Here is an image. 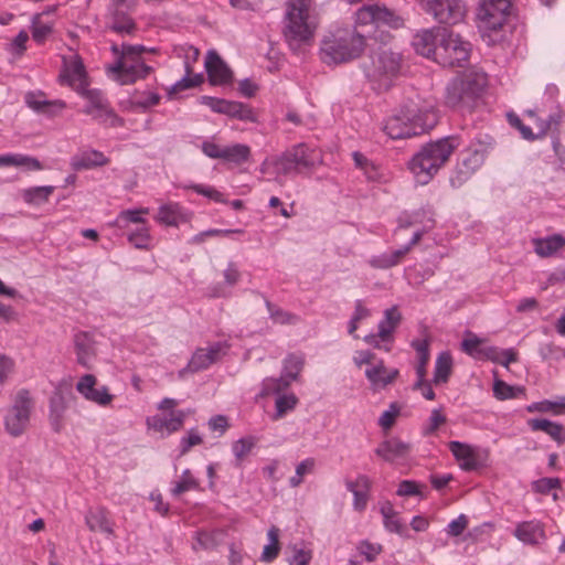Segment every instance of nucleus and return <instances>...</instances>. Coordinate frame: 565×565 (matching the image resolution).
Segmentation results:
<instances>
[{"instance_id": "5701e85b", "label": "nucleus", "mask_w": 565, "mask_h": 565, "mask_svg": "<svg viewBox=\"0 0 565 565\" xmlns=\"http://www.w3.org/2000/svg\"><path fill=\"white\" fill-rule=\"evenodd\" d=\"M347 489L353 494V508L361 512L364 511L369 501L371 480L365 475H359L356 479L345 480Z\"/></svg>"}, {"instance_id": "ddd939ff", "label": "nucleus", "mask_w": 565, "mask_h": 565, "mask_svg": "<svg viewBox=\"0 0 565 565\" xmlns=\"http://www.w3.org/2000/svg\"><path fill=\"white\" fill-rule=\"evenodd\" d=\"M427 12L439 23L456 24L465 17V4L460 0H431Z\"/></svg>"}, {"instance_id": "c756f323", "label": "nucleus", "mask_w": 565, "mask_h": 565, "mask_svg": "<svg viewBox=\"0 0 565 565\" xmlns=\"http://www.w3.org/2000/svg\"><path fill=\"white\" fill-rule=\"evenodd\" d=\"M483 163V154L479 151L468 152L457 168L456 177L451 179V183L461 184Z\"/></svg>"}, {"instance_id": "c03bdc74", "label": "nucleus", "mask_w": 565, "mask_h": 565, "mask_svg": "<svg viewBox=\"0 0 565 565\" xmlns=\"http://www.w3.org/2000/svg\"><path fill=\"white\" fill-rule=\"evenodd\" d=\"M303 364L305 360L301 355L289 354L284 360L281 376L291 384L294 381L298 380Z\"/></svg>"}, {"instance_id": "a18cd8bd", "label": "nucleus", "mask_w": 565, "mask_h": 565, "mask_svg": "<svg viewBox=\"0 0 565 565\" xmlns=\"http://www.w3.org/2000/svg\"><path fill=\"white\" fill-rule=\"evenodd\" d=\"M265 305L270 320L276 324H296L300 320L298 316L284 310L267 299L265 300Z\"/></svg>"}, {"instance_id": "72a5a7b5", "label": "nucleus", "mask_w": 565, "mask_h": 565, "mask_svg": "<svg viewBox=\"0 0 565 565\" xmlns=\"http://www.w3.org/2000/svg\"><path fill=\"white\" fill-rule=\"evenodd\" d=\"M25 103L33 110L47 115H54L56 111H60L65 107V103L62 100L50 102L44 99L42 95H36L34 93L26 94Z\"/></svg>"}, {"instance_id": "5fc2aeb1", "label": "nucleus", "mask_w": 565, "mask_h": 565, "mask_svg": "<svg viewBox=\"0 0 565 565\" xmlns=\"http://www.w3.org/2000/svg\"><path fill=\"white\" fill-rule=\"evenodd\" d=\"M199 487L198 481L193 478L190 470H184L181 480L175 482L174 487L172 488L171 492L173 495H180L183 492H186L189 490L196 489Z\"/></svg>"}, {"instance_id": "09e8293b", "label": "nucleus", "mask_w": 565, "mask_h": 565, "mask_svg": "<svg viewBox=\"0 0 565 565\" xmlns=\"http://www.w3.org/2000/svg\"><path fill=\"white\" fill-rule=\"evenodd\" d=\"M290 386V383L284 379V376L279 377H266L262 384V396H268L271 394H279L280 392L287 390Z\"/></svg>"}, {"instance_id": "a211bd4d", "label": "nucleus", "mask_w": 565, "mask_h": 565, "mask_svg": "<svg viewBox=\"0 0 565 565\" xmlns=\"http://www.w3.org/2000/svg\"><path fill=\"white\" fill-rule=\"evenodd\" d=\"M205 70L212 85H224L232 82V71L213 50L209 51L206 54Z\"/></svg>"}, {"instance_id": "69168bd1", "label": "nucleus", "mask_w": 565, "mask_h": 565, "mask_svg": "<svg viewBox=\"0 0 565 565\" xmlns=\"http://www.w3.org/2000/svg\"><path fill=\"white\" fill-rule=\"evenodd\" d=\"M468 526V519L465 514H460L457 519L452 520L447 527V533L450 536H459Z\"/></svg>"}, {"instance_id": "f704fd0d", "label": "nucleus", "mask_w": 565, "mask_h": 565, "mask_svg": "<svg viewBox=\"0 0 565 565\" xmlns=\"http://www.w3.org/2000/svg\"><path fill=\"white\" fill-rule=\"evenodd\" d=\"M402 320L401 312L396 306H393L384 311V319L379 323V337L381 341H388L392 333L397 328Z\"/></svg>"}, {"instance_id": "f3484780", "label": "nucleus", "mask_w": 565, "mask_h": 565, "mask_svg": "<svg viewBox=\"0 0 565 565\" xmlns=\"http://www.w3.org/2000/svg\"><path fill=\"white\" fill-rule=\"evenodd\" d=\"M226 345L221 342H216L209 348L198 349L192 359L188 363L185 370L190 372H199L209 367L211 364L220 360V358L225 354Z\"/></svg>"}, {"instance_id": "4c0bfd02", "label": "nucleus", "mask_w": 565, "mask_h": 565, "mask_svg": "<svg viewBox=\"0 0 565 565\" xmlns=\"http://www.w3.org/2000/svg\"><path fill=\"white\" fill-rule=\"evenodd\" d=\"M409 245H404L401 248L393 250L391 253H384L382 255L375 256L370 260V264L374 268L379 269H387L393 266H396L402 258L409 253Z\"/></svg>"}, {"instance_id": "a878e982", "label": "nucleus", "mask_w": 565, "mask_h": 565, "mask_svg": "<svg viewBox=\"0 0 565 565\" xmlns=\"http://www.w3.org/2000/svg\"><path fill=\"white\" fill-rule=\"evenodd\" d=\"M449 449L454 457L460 462L461 469L471 471L479 467L477 454L471 446L460 441H450Z\"/></svg>"}, {"instance_id": "6ab92c4d", "label": "nucleus", "mask_w": 565, "mask_h": 565, "mask_svg": "<svg viewBox=\"0 0 565 565\" xmlns=\"http://www.w3.org/2000/svg\"><path fill=\"white\" fill-rule=\"evenodd\" d=\"M443 29L444 28H434L416 33L412 42L416 53L428 58L433 57L436 61L438 43H440L438 31Z\"/></svg>"}, {"instance_id": "58836bf2", "label": "nucleus", "mask_w": 565, "mask_h": 565, "mask_svg": "<svg viewBox=\"0 0 565 565\" xmlns=\"http://www.w3.org/2000/svg\"><path fill=\"white\" fill-rule=\"evenodd\" d=\"M452 371V358L449 352H440L435 362L433 383L435 385L444 384L449 380Z\"/></svg>"}, {"instance_id": "c85d7f7f", "label": "nucleus", "mask_w": 565, "mask_h": 565, "mask_svg": "<svg viewBox=\"0 0 565 565\" xmlns=\"http://www.w3.org/2000/svg\"><path fill=\"white\" fill-rule=\"evenodd\" d=\"M74 347L77 363L90 367V362L95 356L94 341L86 332H78L74 335Z\"/></svg>"}, {"instance_id": "b1692460", "label": "nucleus", "mask_w": 565, "mask_h": 565, "mask_svg": "<svg viewBox=\"0 0 565 565\" xmlns=\"http://www.w3.org/2000/svg\"><path fill=\"white\" fill-rule=\"evenodd\" d=\"M397 369H387L383 361L365 370V376L370 381L372 390L377 391L393 383L398 376Z\"/></svg>"}, {"instance_id": "f03ea898", "label": "nucleus", "mask_w": 565, "mask_h": 565, "mask_svg": "<svg viewBox=\"0 0 565 565\" xmlns=\"http://www.w3.org/2000/svg\"><path fill=\"white\" fill-rule=\"evenodd\" d=\"M457 147L455 138H441L428 142L408 161V169L418 184H427L448 161Z\"/></svg>"}, {"instance_id": "c9c22d12", "label": "nucleus", "mask_w": 565, "mask_h": 565, "mask_svg": "<svg viewBox=\"0 0 565 565\" xmlns=\"http://www.w3.org/2000/svg\"><path fill=\"white\" fill-rule=\"evenodd\" d=\"M54 190L53 185L31 186L21 191V198L29 205L40 206L49 201Z\"/></svg>"}, {"instance_id": "f257e3e1", "label": "nucleus", "mask_w": 565, "mask_h": 565, "mask_svg": "<svg viewBox=\"0 0 565 565\" xmlns=\"http://www.w3.org/2000/svg\"><path fill=\"white\" fill-rule=\"evenodd\" d=\"M436 122L433 104L416 95L407 98L399 110L387 119L384 130L392 139H403L422 135L434 128Z\"/></svg>"}, {"instance_id": "2eb2a0df", "label": "nucleus", "mask_w": 565, "mask_h": 565, "mask_svg": "<svg viewBox=\"0 0 565 565\" xmlns=\"http://www.w3.org/2000/svg\"><path fill=\"white\" fill-rule=\"evenodd\" d=\"M97 380L93 374H85L76 384V391L87 401L99 406H108L114 395L109 393L107 386L96 387Z\"/></svg>"}, {"instance_id": "e2e57ef3", "label": "nucleus", "mask_w": 565, "mask_h": 565, "mask_svg": "<svg viewBox=\"0 0 565 565\" xmlns=\"http://www.w3.org/2000/svg\"><path fill=\"white\" fill-rule=\"evenodd\" d=\"M514 391H515V387L507 384L505 382H503L501 380L494 381L493 393L498 399L503 401V399L514 397L515 396Z\"/></svg>"}, {"instance_id": "a19ab883", "label": "nucleus", "mask_w": 565, "mask_h": 565, "mask_svg": "<svg viewBox=\"0 0 565 565\" xmlns=\"http://www.w3.org/2000/svg\"><path fill=\"white\" fill-rule=\"evenodd\" d=\"M529 413H553L554 415H565V396H559L555 401L544 399L526 406Z\"/></svg>"}, {"instance_id": "0e129e2a", "label": "nucleus", "mask_w": 565, "mask_h": 565, "mask_svg": "<svg viewBox=\"0 0 565 565\" xmlns=\"http://www.w3.org/2000/svg\"><path fill=\"white\" fill-rule=\"evenodd\" d=\"M15 363L10 356L0 353V385L4 384L13 373Z\"/></svg>"}, {"instance_id": "1a4fd4ad", "label": "nucleus", "mask_w": 565, "mask_h": 565, "mask_svg": "<svg viewBox=\"0 0 565 565\" xmlns=\"http://www.w3.org/2000/svg\"><path fill=\"white\" fill-rule=\"evenodd\" d=\"M78 94L86 99V105L83 108L84 114L92 116V118L99 124L110 127H118L122 125L121 118H119L110 108L108 100L104 97L100 90L85 88Z\"/></svg>"}, {"instance_id": "f8f14e48", "label": "nucleus", "mask_w": 565, "mask_h": 565, "mask_svg": "<svg viewBox=\"0 0 565 565\" xmlns=\"http://www.w3.org/2000/svg\"><path fill=\"white\" fill-rule=\"evenodd\" d=\"M511 7L510 0H484L478 12L480 28L490 31L501 29L510 14Z\"/></svg>"}, {"instance_id": "4468645a", "label": "nucleus", "mask_w": 565, "mask_h": 565, "mask_svg": "<svg viewBox=\"0 0 565 565\" xmlns=\"http://www.w3.org/2000/svg\"><path fill=\"white\" fill-rule=\"evenodd\" d=\"M63 71L60 75V81L63 84L76 89L77 93L85 89L87 86V74L79 55L73 53L70 56L63 57Z\"/></svg>"}, {"instance_id": "bb28decb", "label": "nucleus", "mask_w": 565, "mask_h": 565, "mask_svg": "<svg viewBox=\"0 0 565 565\" xmlns=\"http://www.w3.org/2000/svg\"><path fill=\"white\" fill-rule=\"evenodd\" d=\"M152 72V67L141 63L128 65L126 68L108 72L121 85L132 84L138 79L146 78Z\"/></svg>"}, {"instance_id": "412c9836", "label": "nucleus", "mask_w": 565, "mask_h": 565, "mask_svg": "<svg viewBox=\"0 0 565 565\" xmlns=\"http://www.w3.org/2000/svg\"><path fill=\"white\" fill-rule=\"evenodd\" d=\"M186 413L184 411L171 412L170 416L154 415L147 419L150 428L158 433L172 434L182 428Z\"/></svg>"}, {"instance_id": "dca6fc26", "label": "nucleus", "mask_w": 565, "mask_h": 565, "mask_svg": "<svg viewBox=\"0 0 565 565\" xmlns=\"http://www.w3.org/2000/svg\"><path fill=\"white\" fill-rule=\"evenodd\" d=\"M147 49L142 45H130L122 44L121 46L114 44L111 45V52L116 56V62L107 66V72H113L121 68H126L128 65H135V63L143 62L141 55Z\"/></svg>"}, {"instance_id": "4be33fe9", "label": "nucleus", "mask_w": 565, "mask_h": 565, "mask_svg": "<svg viewBox=\"0 0 565 565\" xmlns=\"http://www.w3.org/2000/svg\"><path fill=\"white\" fill-rule=\"evenodd\" d=\"M85 524L90 532H99L108 536L114 535V523L109 512L104 507L89 509L85 514Z\"/></svg>"}, {"instance_id": "0eeeda50", "label": "nucleus", "mask_w": 565, "mask_h": 565, "mask_svg": "<svg viewBox=\"0 0 565 565\" xmlns=\"http://www.w3.org/2000/svg\"><path fill=\"white\" fill-rule=\"evenodd\" d=\"M320 163V154L305 143H298L273 159L277 175L302 173Z\"/></svg>"}, {"instance_id": "aec40b11", "label": "nucleus", "mask_w": 565, "mask_h": 565, "mask_svg": "<svg viewBox=\"0 0 565 565\" xmlns=\"http://www.w3.org/2000/svg\"><path fill=\"white\" fill-rule=\"evenodd\" d=\"M374 451L383 460L394 462L407 457L411 451V445L397 437H392L382 441Z\"/></svg>"}, {"instance_id": "e433bc0d", "label": "nucleus", "mask_w": 565, "mask_h": 565, "mask_svg": "<svg viewBox=\"0 0 565 565\" xmlns=\"http://www.w3.org/2000/svg\"><path fill=\"white\" fill-rule=\"evenodd\" d=\"M66 409V403L63 395L54 393L50 398V423L54 431H61L63 427V416Z\"/></svg>"}, {"instance_id": "3c124183", "label": "nucleus", "mask_w": 565, "mask_h": 565, "mask_svg": "<svg viewBox=\"0 0 565 565\" xmlns=\"http://www.w3.org/2000/svg\"><path fill=\"white\" fill-rule=\"evenodd\" d=\"M298 403V398L294 394L279 395L276 398L275 407L276 412L273 416L274 419H280L289 411H292Z\"/></svg>"}, {"instance_id": "052dcab7", "label": "nucleus", "mask_w": 565, "mask_h": 565, "mask_svg": "<svg viewBox=\"0 0 565 565\" xmlns=\"http://www.w3.org/2000/svg\"><path fill=\"white\" fill-rule=\"evenodd\" d=\"M508 121L512 127L516 128L520 131L521 136L524 139H526V140L535 139V136H534L532 129L529 126H525L518 115H515L513 113L508 114Z\"/></svg>"}, {"instance_id": "7ed1b4c3", "label": "nucleus", "mask_w": 565, "mask_h": 565, "mask_svg": "<svg viewBox=\"0 0 565 565\" xmlns=\"http://www.w3.org/2000/svg\"><path fill=\"white\" fill-rule=\"evenodd\" d=\"M310 0H288L282 34L290 50L298 52L313 38L316 23L310 17Z\"/></svg>"}, {"instance_id": "39448f33", "label": "nucleus", "mask_w": 565, "mask_h": 565, "mask_svg": "<svg viewBox=\"0 0 565 565\" xmlns=\"http://www.w3.org/2000/svg\"><path fill=\"white\" fill-rule=\"evenodd\" d=\"M487 74L468 70L456 76L446 87V104L452 108L471 110L487 87Z\"/></svg>"}, {"instance_id": "9d476101", "label": "nucleus", "mask_w": 565, "mask_h": 565, "mask_svg": "<svg viewBox=\"0 0 565 565\" xmlns=\"http://www.w3.org/2000/svg\"><path fill=\"white\" fill-rule=\"evenodd\" d=\"M32 409V401L26 390L17 393L14 403L4 417L6 430L13 437L22 435L29 423Z\"/></svg>"}, {"instance_id": "8fccbe9b", "label": "nucleus", "mask_w": 565, "mask_h": 565, "mask_svg": "<svg viewBox=\"0 0 565 565\" xmlns=\"http://www.w3.org/2000/svg\"><path fill=\"white\" fill-rule=\"evenodd\" d=\"M483 342H484L483 339L477 337L472 332H468L467 337L461 342V349L468 355H470L475 359H480V354L484 348V347H482Z\"/></svg>"}, {"instance_id": "9b49d317", "label": "nucleus", "mask_w": 565, "mask_h": 565, "mask_svg": "<svg viewBox=\"0 0 565 565\" xmlns=\"http://www.w3.org/2000/svg\"><path fill=\"white\" fill-rule=\"evenodd\" d=\"M355 22L358 25L374 24L376 28L388 26L391 29H399L404 24L403 18L394 10L379 3L361 7L355 13Z\"/></svg>"}, {"instance_id": "13d9d810", "label": "nucleus", "mask_w": 565, "mask_h": 565, "mask_svg": "<svg viewBox=\"0 0 565 565\" xmlns=\"http://www.w3.org/2000/svg\"><path fill=\"white\" fill-rule=\"evenodd\" d=\"M128 241L139 249H147L149 247L150 234L148 228L142 226L137 231L132 232L128 236Z\"/></svg>"}, {"instance_id": "7c9ffc66", "label": "nucleus", "mask_w": 565, "mask_h": 565, "mask_svg": "<svg viewBox=\"0 0 565 565\" xmlns=\"http://www.w3.org/2000/svg\"><path fill=\"white\" fill-rule=\"evenodd\" d=\"M412 347L416 350L418 355V363L416 365L417 381L414 384V388H419L427 374V364L430 358L429 341L427 339L415 340L412 342Z\"/></svg>"}, {"instance_id": "bf43d9fd", "label": "nucleus", "mask_w": 565, "mask_h": 565, "mask_svg": "<svg viewBox=\"0 0 565 565\" xmlns=\"http://www.w3.org/2000/svg\"><path fill=\"white\" fill-rule=\"evenodd\" d=\"M446 416L443 414L441 408H435L431 411L430 416L428 418V424L424 428V435H431L435 433L441 425L446 423Z\"/></svg>"}, {"instance_id": "6e6552de", "label": "nucleus", "mask_w": 565, "mask_h": 565, "mask_svg": "<svg viewBox=\"0 0 565 565\" xmlns=\"http://www.w3.org/2000/svg\"><path fill=\"white\" fill-rule=\"evenodd\" d=\"M438 32L440 43H438L436 62L443 66H462V63L469 58L471 44L447 28Z\"/></svg>"}, {"instance_id": "338daca9", "label": "nucleus", "mask_w": 565, "mask_h": 565, "mask_svg": "<svg viewBox=\"0 0 565 565\" xmlns=\"http://www.w3.org/2000/svg\"><path fill=\"white\" fill-rule=\"evenodd\" d=\"M397 495L399 497H411V495H420L419 484L412 480H403L397 489Z\"/></svg>"}, {"instance_id": "37998d69", "label": "nucleus", "mask_w": 565, "mask_h": 565, "mask_svg": "<svg viewBox=\"0 0 565 565\" xmlns=\"http://www.w3.org/2000/svg\"><path fill=\"white\" fill-rule=\"evenodd\" d=\"M250 157V148L247 145L235 143L224 147L222 158L225 161L241 164L246 162Z\"/></svg>"}, {"instance_id": "6e6d98bb", "label": "nucleus", "mask_w": 565, "mask_h": 565, "mask_svg": "<svg viewBox=\"0 0 565 565\" xmlns=\"http://www.w3.org/2000/svg\"><path fill=\"white\" fill-rule=\"evenodd\" d=\"M256 440L254 437H244L233 444L232 450L237 461H242L254 448Z\"/></svg>"}, {"instance_id": "2f4dec72", "label": "nucleus", "mask_w": 565, "mask_h": 565, "mask_svg": "<svg viewBox=\"0 0 565 565\" xmlns=\"http://www.w3.org/2000/svg\"><path fill=\"white\" fill-rule=\"evenodd\" d=\"M532 243L539 256L550 257L564 247L565 238L559 234H554L544 238H534Z\"/></svg>"}, {"instance_id": "864d4df0", "label": "nucleus", "mask_w": 565, "mask_h": 565, "mask_svg": "<svg viewBox=\"0 0 565 565\" xmlns=\"http://www.w3.org/2000/svg\"><path fill=\"white\" fill-rule=\"evenodd\" d=\"M288 548L292 553L289 559L290 565H308L312 559V551L303 545L294 544Z\"/></svg>"}, {"instance_id": "603ef678", "label": "nucleus", "mask_w": 565, "mask_h": 565, "mask_svg": "<svg viewBox=\"0 0 565 565\" xmlns=\"http://www.w3.org/2000/svg\"><path fill=\"white\" fill-rule=\"evenodd\" d=\"M32 38L38 43H43L46 38L52 33L53 25L50 23H43L41 15L35 14L32 19Z\"/></svg>"}, {"instance_id": "20e7f679", "label": "nucleus", "mask_w": 565, "mask_h": 565, "mask_svg": "<svg viewBox=\"0 0 565 565\" xmlns=\"http://www.w3.org/2000/svg\"><path fill=\"white\" fill-rule=\"evenodd\" d=\"M364 47V34L351 29L337 30L322 40L320 55L328 65L341 64L359 57Z\"/></svg>"}, {"instance_id": "79ce46f5", "label": "nucleus", "mask_w": 565, "mask_h": 565, "mask_svg": "<svg viewBox=\"0 0 565 565\" xmlns=\"http://www.w3.org/2000/svg\"><path fill=\"white\" fill-rule=\"evenodd\" d=\"M267 537L269 543L264 546L260 555V561L265 563H270L277 558L280 552L279 529L273 525L267 532Z\"/></svg>"}, {"instance_id": "cd10ccee", "label": "nucleus", "mask_w": 565, "mask_h": 565, "mask_svg": "<svg viewBox=\"0 0 565 565\" xmlns=\"http://www.w3.org/2000/svg\"><path fill=\"white\" fill-rule=\"evenodd\" d=\"M108 163V158L97 150H86L77 153L71 159V167L75 171L102 167Z\"/></svg>"}, {"instance_id": "4d7b16f0", "label": "nucleus", "mask_w": 565, "mask_h": 565, "mask_svg": "<svg viewBox=\"0 0 565 565\" xmlns=\"http://www.w3.org/2000/svg\"><path fill=\"white\" fill-rule=\"evenodd\" d=\"M401 407L397 403H392L385 412L379 418V425L384 429L388 430L395 424L397 416L399 415Z\"/></svg>"}, {"instance_id": "de8ad7c7", "label": "nucleus", "mask_w": 565, "mask_h": 565, "mask_svg": "<svg viewBox=\"0 0 565 565\" xmlns=\"http://www.w3.org/2000/svg\"><path fill=\"white\" fill-rule=\"evenodd\" d=\"M224 115H227L230 117L237 118L241 120H245V121H254L255 120L253 110L248 106H246L239 102L228 100Z\"/></svg>"}, {"instance_id": "ea45409f", "label": "nucleus", "mask_w": 565, "mask_h": 565, "mask_svg": "<svg viewBox=\"0 0 565 565\" xmlns=\"http://www.w3.org/2000/svg\"><path fill=\"white\" fill-rule=\"evenodd\" d=\"M110 24L109 28L119 34H130L136 29L132 19L125 10L108 12Z\"/></svg>"}, {"instance_id": "680f3d73", "label": "nucleus", "mask_w": 565, "mask_h": 565, "mask_svg": "<svg viewBox=\"0 0 565 565\" xmlns=\"http://www.w3.org/2000/svg\"><path fill=\"white\" fill-rule=\"evenodd\" d=\"M561 481L558 478H542L533 483L536 492L547 494L550 491L559 488Z\"/></svg>"}, {"instance_id": "473e14b6", "label": "nucleus", "mask_w": 565, "mask_h": 565, "mask_svg": "<svg viewBox=\"0 0 565 565\" xmlns=\"http://www.w3.org/2000/svg\"><path fill=\"white\" fill-rule=\"evenodd\" d=\"M527 425L533 431H544L558 444L565 440L563 436L564 427L558 423L545 418H532L529 419Z\"/></svg>"}, {"instance_id": "49530a36", "label": "nucleus", "mask_w": 565, "mask_h": 565, "mask_svg": "<svg viewBox=\"0 0 565 565\" xmlns=\"http://www.w3.org/2000/svg\"><path fill=\"white\" fill-rule=\"evenodd\" d=\"M181 217L180 205L178 203H168L159 207L157 220L158 222L175 226Z\"/></svg>"}, {"instance_id": "423d86ee", "label": "nucleus", "mask_w": 565, "mask_h": 565, "mask_svg": "<svg viewBox=\"0 0 565 565\" xmlns=\"http://www.w3.org/2000/svg\"><path fill=\"white\" fill-rule=\"evenodd\" d=\"M401 67V54L385 47L373 51L369 61L363 65L366 77L379 90L387 89L392 85L393 79L399 74Z\"/></svg>"}, {"instance_id": "774afa93", "label": "nucleus", "mask_w": 565, "mask_h": 565, "mask_svg": "<svg viewBox=\"0 0 565 565\" xmlns=\"http://www.w3.org/2000/svg\"><path fill=\"white\" fill-rule=\"evenodd\" d=\"M202 443L201 436L195 430H190L186 437L180 441L181 455H185L193 446Z\"/></svg>"}, {"instance_id": "393cba45", "label": "nucleus", "mask_w": 565, "mask_h": 565, "mask_svg": "<svg viewBox=\"0 0 565 565\" xmlns=\"http://www.w3.org/2000/svg\"><path fill=\"white\" fill-rule=\"evenodd\" d=\"M514 536L524 544L537 545L545 540V531L539 521H524L515 526Z\"/></svg>"}]
</instances>
